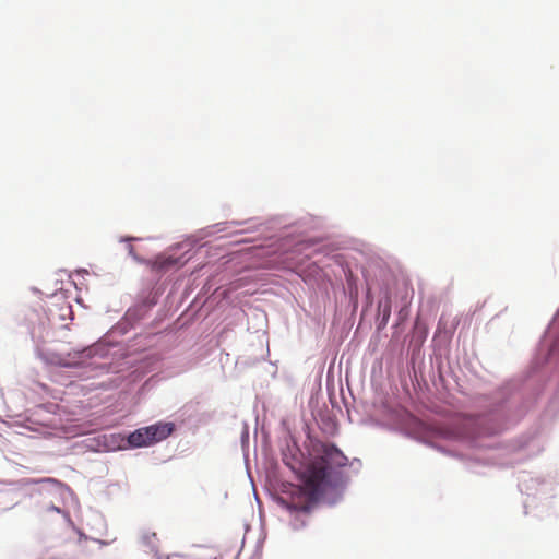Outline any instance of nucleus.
Listing matches in <instances>:
<instances>
[{
    "label": "nucleus",
    "mask_w": 559,
    "mask_h": 559,
    "mask_svg": "<svg viewBox=\"0 0 559 559\" xmlns=\"http://www.w3.org/2000/svg\"><path fill=\"white\" fill-rule=\"evenodd\" d=\"M346 462L347 457L337 448L324 445L322 454L300 472L302 486L294 491L298 498L285 502L286 508L298 515H306L317 501L335 503L345 484L342 467Z\"/></svg>",
    "instance_id": "f257e3e1"
},
{
    "label": "nucleus",
    "mask_w": 559,
    "mask_h": 559,
    "mask_svg": "<svg viewBox=\"0 0 559 559\" xmlns=\"http://www.w3.org/2000/svg\"><path fill=\"white\" fill-rule=\"evenodd\" d=\"M173 424L157 423L139 428L131 432L127 438L121 435L112 433L108 437H104L106 440L105 447L107 451L151 447L154 443L165 440L173 432Z\"/></svg>",
    "instance_id": "f03ea898"
},
{
    "label": "nucleus",
    "mask_w": 559,
    "mask_h": 559,
    "mask_svg": "<svg viewBox=\"0 0 559 559\" xmlns=\"http://www.w3.org/2000/svg\"><path fill=\"white\" fill-rule=\"evenodd\" d=\"M487 418L473 417L466 420L464 425L463 441L472 451L471 459L483 461L487 455Z\"/></svg>",
    "instance_id": "7ed1b4c3"
},
{
    "label": "nucleus",
    "mask_w": 559,
    "mask_h": 559,
    "mask_svg": "<svg viewBox=\"0 0 559 559\" xmlns=\"http://www.w3.org/2000/svg\"><path fill=\"white\" fill-rule=\"evenodd\" d=\"M188 259L182 260V258H174L171 255L169 257H158L154 263L153 267L159 271H166L173 266L176 265H183Z\"/></svg>",
    "instance_id": "20e7f679"
},
{
    "label": "nucleus",
    "mask_w": 559,
    "mask_h": 559,
    "mask_svg": "<svg viewBox=\"0 0 559 559\" xmlns=\"http://www.w3.org/2000/svg\"><path fill=\"white\" fill-rule=\"evenodd\" d=\"M95 352H96L95 347H90V348L83 349L82 352L75 353V356H79L80 358L92 357Z\"/></svg>",
    "instance_id": "39448f33"
},
{
    "label": "nucleus",
    "mask_w": 559,
    "mask_h": 559,
    "mask_svg": "<svg viewBox=\"0 0 559 559\" xmlns=\"http://www.w3.org/2000/svg\"><path fill=\"white\" fill-rule=\"evenodd\" d=\"M82 361H76V362H70V361H63L61 362L62 366H66V367H72V366H78L80 365Z\"/></svg>",
    "instance_id": "423d86ee"
},
{
    "label": "nucleus",
    "mask_w": 559,
    "mask_h": 559,
    "mask_svg": "<svg viewBox=\"0 0 559 559\" xmlns=\"http://www.w3.org/2000/svg\"><path fill=\"white\" fill-rule=\"evenodd\" d=\"M128 250H129L130 255H132L134 260H139L136 254L133 251V247L132 246L129 245L128 246Z\"/></svg>",
    "instance_id": "0eeeda50"
},
{
    "label": "nucleus",
    "mask_w": 559,
    "mask_h": 559,
    "mask_svg": "<svg viewBox=\"0 0 559 559\" xmlns=\"http://www.w3.org/2000/svg\"><path fill=\"white\" fill-rule=\"evenodd\" d=\"M52 510L57 511V512H60V509L57 508V507H51Z\"/></svg>",
    "instance_id": "6e6552de"
}]
</instances>
